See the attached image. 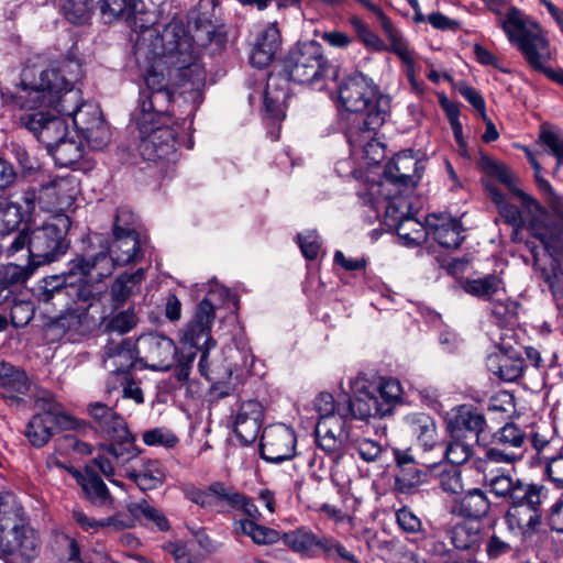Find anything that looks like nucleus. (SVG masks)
Returning a JSON list of instances; mask_svg holds the SVG:
<instances>
[{
    "label": "nucleus",
    "mask_w": 563,
    "mask_h": 563,
    "mask_svg": "<svg viewBox=\"0 0 563 563\" xmlns=\"http://www.w3.org/2000/svg\"><path fill=\"white\" fill-rule=\"evenodd\" d=\"M140 29L137 51L144 52L151 59L162 60V65L168 70L172 85L190 102L188 115H191L202 102L206 84V70L199 60L192 37L178 21L169 22L162 33L143 24Z\"/></svg>",
    "instance_id": "1"
},
{
    "label": "nucleus",
    "mask_w": 563,
    "mask_h": 563,
    "mask_svg": "<svg viewBox=\"0 0 563 563\" xmlns=\"http://www.w3.org/2000/svg\"><path fill=\"white\" fill-rule=\"evenodd\" d=\"M81 76V64L75 59H65L58 67L41 71L38 80L31 85L22 82L16 97L25 109L53 108L58 115L71 117L80 107V92L74 89V81Z\"/></svg>",
    "instance_id": "2"
},
{
    "label": "nucleus",
    "mask_w": 563,
    "mask_h": 563,
    "mask_svg": "<svg viewBox=\"0 0 563 563\" xmlns=\"http://www.w3.org/2000/svg\"><path fill=\"white\" fill-rule=\"evenodd\" d=\"M339 100L346 111L360 115L356 128L349 131L350 143L372 146L371 141L388 114V103L377 85L362 73H354L341 82Z\"/></svg>",
    "instance_id": "3"
},
{
    "label": "nucleus",
    "mask_w": 563,
    "mask_h": 563,
    "mask_svg": "<svg viewBox=\"0 0 563 563\" xmlns=\"http://www.w3.org/2000/svg\"><path fill=\"white\" fill-rule=\"evenodd\" d=\"M282 70L289 81L320 91L339 77L338 66L325 57L321 44L316 41L294 45L283 59Z\"/></svg>",
    "instance_id": "4"
},
{
    "label": "nucleus",
    "mask_w": 563,
    "mask_h": 563,
    "mask_svg": "<svg viewBox=\"0 0 563 563\" xmlns=\"http://www.w3.org/2000/svg\"><path fill=\"white\" fill-rule=\"evenodd\" d=\"M70 222L67 217H59L54 223L40 228L13 231L14 236L8 244L7 257H11L27 247L29 258L38 267L48 264L66 253L69 242L66 240Z\"/></svg>",
    "instance_id": "5"
},
{
    "label": "nucleus",
    "mask_w": 563,
    "mask_h": 563,
    "mask_svg": "<svg viewBox=\"0 0 563 563\" xmlns=\"http://www.w3.org/2000/svg\"><path fill=\"white\" fill-rule=\"evenodd\" d=\"M87 411L96 433L108 441L99 445L100 453L96 457L122 462L135 453L136 438L119 412L99 401L90 402Z\"/></svg>",
    "instance_id": "6"
},
{
    "label": "nucleus",
    "mask_w": 563,
    "mask_h": 563,
    "mask_svg": "<svg viewBox=\"0 0 563 563\" xmlns=\"http://www.w3.org/2000/svg\"><path fill=\"white\" fill-rule=\"evenodd\" d=\"M173 113H136L140 132L139 152L148 162L175 161L177 157L176 131L170 126Z\"/></svg>",
    "instance_id": "7"
},
{
    "label": "nucleus",
    "mask_w": 563,
    "mask_h": 563,
    "mask_svg": "<svg viewBox=\"0 0 563 563\" xmlns=\"http://www.w3.org/2000/svg\"><path fill=\"white\" fill-rule=\"evenodd\" d=\"M134 454L124 461L93 457L92 464L108 478L119 474L131 479L136 486L145 492L161 486L167 475V471L158 460H143L140 457L142 451L134 444Z\"/></svg>",
    "instance_id": "8"
},
{
    "label": "nucleus",
    "mask_w": 563,
    "mask_h": 563,
    "mask_svg": "<svg viewBox=\"0 0 563 563\" xmlns=\"http://www.w3.org/2000/svg\"><path fill=\"white\" fill-rule=\"evenodd\" d=\"M481 162L484 170L504 184L519 199L521 207L531 216L528 229L533 238L543 242L545 247L543 254H555L558 250L556 245L549 241L548 232L542 231V228L545 227L542 224L541 217L547 214V210L537 199L526 194L517 186V177L505 164L497 163L485 155L482 156Z\"/></svg>",
    "instance_id": "9"
},
{
    "label": "nucleus",
    "mask_w": 563,
    "mask_h": 563,
    "mask_svg": "<svg viewBox=\"0 0 563 563\" xmlns=\"http://www.w3.org/2000/svg\"><path fill=\"white\" fill-rule=\"evenodd\" d=\"M103 294V286L100 283L88 282V278H80L71 267L63 275H52L41 280L37 300L48 303L54 299L63 301L70 298L74 301L89 302Z\"/></svg>",
    "instance_id": "10"
},
{
    "label": "nucleus",
    "mask_w": 563,
    "mask_h": 563,
    "mask_svg": "<svg viewBox=\"0 0 563 563\" xmlns=\"http://www.w3.org/2000/svg\"><path fill=\"white\" fill-rule=\"evenodd\" d=\"M503 30L510 42H515L529 65L541 70L544 62L551 58L549 41L541 32H533L526 27L521 12L510 8L503 22Z\"/></svg>",
    "instance_id": "11"
},
{
    "label": "nucleus",
    "mask_w": 563,
    "mask_h": 563,
    "mask_svg": "<svg viewBox=\"0 0 563 563\" xmlns=\"http://www.w3.org/2000/svg\"><path fill=\"white\" fill-rule=\"evenodd\" d=\"M135 350L140 361L154 371H169L177 356L175 342L156 332L141 335L136 340Z\"/></svg>",
    "instance_id": "12"
},
{
    "label": "nucleus",
    "mask_w": 563,
    "mask_h": 563,
    "mask_svg": "<svg viewBox=\"0 0 563 563\" xmlns=\"http://www.w3.org/2000/svg\"><path fill=\"white\" fill-rule=\"evenodd\" d=\"M547 214L541 217L542 224L545 228H542V231L548 232L549 241L556 245L558 250L555 254L547 253L543 254L544 244L541 240L540 245H537L533 241H527L526 247L529 250L532 260L533 267L540 273V277L551 287L553 288L554 283L559 279V261L558 256L561 251V239L563 238V227L550 225L545 222Z\"/></svg>",
    "instance_id": "13"
},
{
    "label": "nucleus",
    "mask_w": 563,
    "mask_h": 563,
    "mask_svg": "<svg viewBox=\"0 0 563 563\" xmlns=\"http://www.w3.org/2000/svg\"><path fill=\"white\" fill-rule=\"evenodd\" d=\"M216 319V308L209 298L202 299L196 307L192 319L181 332L180 341L184 345L197 350H210L216 345L211 338V327Z\"/></svg>",
    "instance_id": "14"
},
{
    "label": "nucleus",
    "mask_w": 563,
    "mask_h": 563,
    "mask_svg": "<svg viewBox=\"0 0 563 563\" xmlns=\"http://www.w3.org/2000/svg\"><path fill=\"white\" fill-rule=\"evenodd\" d=\"M296 433L285 424L266 427L261 438V456L272 463H280L296 456Z\"/></svg>",
    "instance_id": "15"
},
{
    "label": "nucleus",
    "mask_w": 563,
    "mask_h": 563,
    "mask_svg": "<svg viewBox=\"0 0 563 563\" xmlns=\"http://www.w3.org/2000/svg\"><path fill=\"white\" fill-rule=\"evenodd\" d=\"M20 121L38 142L45 145L47 151L67 134V125L64 119L49 112L26 113L21 117Z\"/></svg>",
    "instance_id": "16"
},
{
    "label": "nucleus",
    "mask_w": 563,
    "mask_h": 563,
    "mask_svg": "<svg viewBox=\"0 0 563 563\" xmlns=\"http://www.w3.org/2000/svg\"><path fill=\"white\" fill-rule=\"evenodd\" d=\"M145 84L146 90L141 93L140 109L136 113H173L168 108L173 101L174 92L169 89L164 75L153 68L148 70Z\"/></svg>",
    "instance_id": "17"
},
{
    "label": "nucleus",
    "mask_w": 563,
    "mask_h": 563,
    "mask_svg": "<svg viewBox=\"0 0 563 563\" xmlns=\"http://www.w3.org/2000/svg\"><path fill=\"white\" fill-rule=\"evenodd\" d=\"M33 383L24 369L0 361V397L10 406L20 408Z\"/></svg>",
    "instance_id": "18"
},
{
    "label": "nucleus",
    "mask_w": 563,
    "mask_h": 563,
    "mask_svg": "<svg viewBox=\"0 0 563 563\" xmlns=\"http://www.w3.org/2000/svg\"><path fill=\"white\" fill-rule=\"evenodd\" d=\"M264 408L257 400L242 401L232 413L233 432L243 445L253 443L262 429Z\"/></svg>",
    "instance_id": "19"
},
{
    "label": "nucleus",
    "mask_w": 563,
    "mask_h": 563,
    "mask_svg": "<svg viewBox=\"0 0 563 563\" xmlns=\"http://www.w3.org/2000/svg\"><path fill=\"white\" fill-rule=\"evenodd\" d=\"M79 421L74 417L55 418L45 413H34L25 426L24 435L34 448L46 445L56 428L60 430H75Z\"/></svg>",
    "instance_id": "20"
},
{
    "label": "nucleus",
    "mask_w": 563,
    "mask_h": 563,
    "mask_svg": "<svg viewBox=\"0 0 563 563\" xmlns=\"http://www.w3.org/2000/svg\"><path fill=\"white\" fill-rule=\"evenodd\" d=\"M417 161L409 155H397L393 161L387 163L384 169L383 179L372 189H404L412 191L416 186L413 177L410 175L411 169H416Z\"/></svg>",
    "instance_id": "21"
},
{
    "label": "nucleus",
    "mask_w": 563,
    "mask_h": 563,
    "mask_svg": "<svg viewBox=\"0 0 563 563\" xmlns=\"http://www.w3.org/2000/svg\"><path fill=\"white\" fill-rule=\"evenodd\" d=\"M492 509L487 494L481 488H472L453 498L450 512L468 520L479 521L486 518Z\"/></svg>",
    "instance_id": "22"
},
{
    "label": "nucleus",
    "mask_w": 563,
    "mask_h": 563,
    "mask_svg": "<svg viewBox=\"0 0 563 563\" xmlns=\"http://www.w3.org/2000/svg\"><path fill=\"white\" fill-rule=\"evenodd\" d=\"M486 428L487 422L484 413L472 405L457 407L450 421L453 438H461L464 433H470L475 438L477 443Z\"/></svg>",
    "instance_id": "23"
},
{
    "label": "nucleus",
    "mask_w": 563,
    "mask_h": 563,
    "mask_svg": "<svg viewBox=\"0 0 563 563\" xmlns=\"http://www.w3.org/2000/svg\"><path fill=\"white\" fill-rule=\"evenodd\" d=\"M114 258L107 252H100L91 257L76 258L70 263L71 269L88 278V282L101 283L103 278L112 275L117 266Z\"/></svg>",
    "instance_id": "24"
},
{
    "label": "nucleus",
    "mask_w": 563,
    "mask_h": 563,
    "mask_svg": "<svg viewBox=\"0 0 563 563\" xmlns=\"http://www.w3.org/2000/svg\"><path fill=\"white\" fill-rule=\"evenodd\" d=\"M543 518V507L509 506L505 519L510 530H518L523 537L539 532Z\"/></svg>",
    "instance_id": "25"
},
{
    "label": "nucleus",
    "mask_w": 563,
    "mask_h": 563,
    "mask_svg": "<svg viewBox=\"0 0 563 563\" xmlns=\"http://www.w3.org/2000/svg\"><path fill=\"white\" fill-rule=\"evenodd\" d=\"M488 369L505 382H515L522 376L526 361L516 351H500L487 358Z\"/></svg>",
    "instance_id": "26"
},
{
    "label": "nucleus",
    "mask_w": 563,
    "mask_h": 563,
    "mask_svg": "<svg viewBox=\"0 0 563 563\" xmlns=\"http://www.w3.org/2000/svg\"><path fill=\"white\" fill-rule=\"evenodd\" d=\"M427 225L434 240L443 247L456 249L462 243V224L459 220L431 214L427 218Z\"/></svg>",
    "instance_id": "27"
},
{
    "label": "nucleus",
    "mask_w": 563,
    "mask_h": 563,
    "mask_svg": "<svg viewBox=\"0 0 563 563\" xmlns=\"http://www.w3.org/2000/svg\"><path fill=\"white\" fill-rule=\"evenodd\" d=\"M109 254L119 266L140 262L144 256L143 241L140 234L113 235Z\"/></svg>",
    "instance_id": "28"
},
{
    "label": "nucleus",
    "mask_w": 563,
    "mask_h": 563,
    "mask_svg": "<svg viewBox=\"0 0 563 563\" xmlns=\"http://www.w3.org/2000/svg\"><path fill=\"white\" fill-rule=\"evenodd\" d=\"M372 190L373 195L376 194L387 202L385 207V217L390 221L388 223L390 227H396L401 221H405V219L411 218V203L406 197L409 191H405L404 189Z\"/></svg>",
    "instance_id": "29"
},
{
    "label": "nucleus",
    "mask_w": 563,
    "mask_h": 563,
    "mask_svg": "<svg viewBox=\"0 0 563 563\" xmlns=\"http://www.w3.org/2000/svg\"><path fill=\"white\" fill-rule=\"evenodd\" d=\"M69 474L77 481L87 499L93 505L102 506L112 499L102 478L91 470L86 468L85 473H80L76 468H69Z\"/></svg>",
    "instance_id": "30"
},
{
    "label": "nucleus",
    "mask_w": 563,
    "mask_h": 563,
    "mask_svg": "<svg viewBox=\"0 0 563 563\" xmlns=\"http://www.w3.org/2000/svg\"><path fill=\"white\" fill-rule=\"evenodd\" d=\"M280 34L275 24L267 26L257 40L251 55V63L257 68L267 66L279 49Z\"/></svg>",
    "instance_id": "31"
},
{
    "label": "nucleus",
    "mask_w": 563,
    "mask_h": 563,
    "mask_svg": "<svg viewBox=\"0 0 563 563\" xmlns=\"http://www.w3.org/2000/svg\"><path fill=\"white\" fill-rule=\"evenodd\" d=\"M282 539L294 552L313 558L321 552V543H323L324 536L318 537L308 528H298L284 533Z\"/></svg>",
    "instance_id": "32"
},
{
    "label": "nucleus",
    "mask_w": 563,
    "mask_h": 563,
    "mask_svg": "<svg viewBox=\"0 0 563 563\" xmlns=\"http://www.w3.org/2000/svg\"><path fill=\"white\" fill-rule=\"evenodd\" d=\"M450 539L455 549L474 555L484 542V532L470 522H457L450 531Z\"/></svg>",
    "instance_id": "33"
},
{
    "label": "nucleus",
    "mask_w": 563,
    "mask_h": 563,
    "mask_svg": "<svg viewBox=\"0 0 563 563\" xmlns=\"http://www.w3.org/2000/svg\"><path fill=\"white\" fill-rule=\"evenodd\" d=\"M26 520L23 516V509L15 496L10 493L0 495V533L1 538L9 541L12 529L22 527Z\"/></svg>",
    "instance_id": "34"
},
{
    "label": "nucleus",
    "mask_w": 563,
    "mask_h": 563,
    "mask_svg": "<svg viewBox=\"0 0 563 563\" xmlns=\"http://www.w3.org/2000/svg\"><path fill=\"white\" fill-rule=\"evenodd\" d=\"M410 433L417 438L419 444L426 450H431L438 443L437 424L433 418L427 413H415L407 418Z\"/></svg>",
    "instance_id": "35"
},
{
    "label": "nucleus",
    "mask_w": 563,
    "mask_h": 563,
    "mask_svg": "<svg viewBox=\"0 0 563 563\" xmlns=\"http://www.w3.org/2000/svg\"><path fill=\"white\" fill-rule=\"evenodd\" d=\"M145 277V271L139 268L132 274L123 273L117 277L111 286V303L114 309L123 306L126 300L137 290L141 282Z\"/></svg>",
    "instance_id": "36"
},
{
    "label": "nucleus",
    "mask_w": 563,
    "mask_h": 563,
    "mask_svg": "<svg viewBox=\"0 0 563 563\" xmlns=\"http://www.w3.org/2000/svg\"><path fill=\"white\" fill-rule=\"evenodd\" d=\"M48 153L54 158L56 165L60 167H70L73 169L87 168V163L80 162L82 158L81 144L74 140H68L66 136L57 142Z\"/></svg>",
    "instance_id": "37"
},
{
    "label": "nucleus",
    "mask_w": 563,
    "mask_h": 563,
    "mask_svg": "<svg viewBox=\"0 0 563 563\" xmlns=\"http://www.w3.org/2000/svg\"><path fill=\"white\" fill-rule=\"evenodd\" d=\"M548 499V489L543 485L523 483L517 479V488L509 501V506L543 507Z\"/></svg>",
    "instance_id": "38"
},
{
    "label": "nucleus",
    "mask_w": 563,
    "mask_h": 563,
    "mask_svg": "<svg viewBox=\"0 0 563 563\" xmlns=\"http://www.w3.org/2000/svg\"><path fill=\"white\" fill-rule=\"evenodd\" d=\"M233 531L236 536H247L256 544H273L279 541L280 534L277 530L258 525L253 520H234Z\"/></svg>",
    "instance_id": "39"
},
{
    "label": "nucleus",
    "mask_w": 563,
    "mask_h": 563,
    "mask_svg": "<svg viewBox=\"0 0 563 563\" xmlns=\"http://www.w3.org/2000/svg\"><path fill=\"white\" fill-rule=\"evenodd\" d=\"M463 289L474 297L489 300L499 292H505V285L500 276L489 274L479 278L466 279Z\"/></svg>",
    "instance_id": "40"
},
{
    "label": "nucleus",
    "mask_w": 563,
    "mask_h": 563,
    "mask_svg": "<svg viewBox=\"0 0 563 563\" xmlns=\"http://www.w3.org/2000/svg\"><path fill=\"white\" fill-rule=\"evenodd\" d=\"M347 411L353 418L360 420L385 416L380 413L378 397L368 390H361L358 395L350 399L347 402Z\"/></svg>",
    "instance_id": "41"
},
{
    "label": "nucleus",
    "mask_w": 563,
    "mask_h": 563,
    "mask_svg": "<svg viewBox=\"0 0 563 563\" xmlns=\"http://www.w3.org/2000/svg\"><path fill=\"white\" fill-rule=\"evenodd\" d=\"M141 0H99V9L108 21L124 16L130 24L137 26L135 14Z\"/></svg>",
    "instance_id": "42"
},
{
    "label": "nucleus",
    "mask_w": 563,
    "mask_h": 563,
    "mask_svg": "<svg viewBox=\"0 0 563 563\" xmlns=\"http://www.w3.org/2000/svg\"><path fill=\"white\" fill-rule=\"evenodd\" d=\"M278 76L271 74L264 91V106L266 111L275 119L284 117L287 91L277 85Z\"/></svg>",
    "instance_id": "43"
},
{
    "label": "nucleus",
    "mask_w": 563,
    "mask_h": 563,
    "mask_svg": "<svg viewBox=\"0 0 563 563\" xmlns=\"http://www.w3.org/2000/svg\"><path fill=\"white\" fill-rule=\"evenodd\" d=\"M373 393L378 397L380 413L387 416L391 413L395 406L401 402L402 388L396 379L382 380Z\"/></svg>",
    "instance_id": "44"
},
{
    "label": "nucleus",
    "mask_w": 563,
    "mask_h": 563,
    "mask_svg": "<svg viewBox=\"0 0 563 563\" xmlns=\"http://www.w3.org/2000/svg\"><path fill=\"white\" fill-rule=\"evenodd\" d=\"M527 441L525 431L516 423L508 422L493 434V443L509 451L520 452Z\"/></svg>",
    "instance_id": "45"
},
{
    "label": "nucleus",
    "mask_w": 563,
    "mask_h": 563,
    "mask_svg": "<svg viewBox=\"0 0 563 563\" xmlns=\"http://www.w3.org/2000/svg\"><path fill=\"white\" fill-rule=\"evenodd\" d=\"M488 196L492 201L497 206L499 213L504 218L505 222L511 224L515 228V235L518 234V230L522 227L521 212L515 205L509 203L505 196L493 186H487Z\"/></svg>",
    "instance_id": "46"
},
{
    "label": "nucleus",
    "mask_w": 563,
    "mask_h": 563,
    "mask_svg": "<svg viewBox=\"0 0 563 563\" xmlns=\"http://www.w3.org/2000/svg\"><path fill=\"white\" fill-rule=\"evenodd\" d=\"M426 472L418 465L399 468L395 476V490L400 494H412L424 482Z\"/></svg>",
    "instance_id": "47"
},
{
    "label": "nucleus",
    "mask_w": 563,
    "mask_h": 563,
    "mask_svg": "<svg viewBox=\"0 0 563 563\" xmlns=\"http://www.w3.org/2000/svg\"><path fill=\"white\" fill-rule=\"evenodd\" d=\"M240 494L241 492L232 485L219 481L213 482L209 485L210 507H228L233 510Z\"/></svg>",
    "instance_id": "48"
},
{
    "label": "nucleus",
    "mask_w": 563,
    "mask_h": 563,
    "mask_svg": "<svg viewBox=\"0 0 563 563\" xmlns=\"http://www.w3.org/2000/svg\"><path fill=\"white\" fill-rule=\"evenodd\" d=\"M64 16L73 24H85L92 15V0H64L62 5Z\"/></svg>",
    "instance_id": "49"
},
{
    "label": "nucleus",
    "mask_w": 563,
    "mask_h": 563,
    "mask_svg": "<svg viewBox=\"0 0 563 563\" xmlns=\"http://www.w3.org/2000/svg\"><path fill=\"white\" fill-rule=\"evenodd\" d=\"M78 133L92 129L103 121L102 112L97 104L80 103V107L70 117Z\"/></svg>",
    "instance_id": "50"
},
{
    "label": "nucleus",
    "mask_w": 563,
    "mask_h": 563,
    "mask_svg": "<svg viewBox=\"0 0 563 563\" xmlns=\"http://www.w3.org/2000/svg\"><path fill=\"white\" fill-rule=\"evenodd\" d=\"M46 195L55 194L57 196V208L64 209L69 207L77 194V186L71 178H57L51 183V186L45 189Z\"/></svg>",
    "instance_id": "51"
},
{
    "label": "nucleus",
    "mask_w": 563,
    "mask_h": 563,
    "mask_svg": "<svg viewBox=\"0 0 563 563\" xmlns=\"http://www.w3.org/2000/svg\"><path fill=\"white\" fill-rule=\"evenodd\" d=\"M33 398L37 413H45L55 418L70 417L63 411L62 405L49 390L34 386Z\"/></svg>",
    "instance_id": "52"
},
{
    "label": "nucleus",
    "mask_w": 563,
    "mask_h": 563,
    "mask_svg": "<svg viewBox=\"0 0 563 563\" xmlns=\"http://www.w3.org/2000/svg\"><path fill=\"white\" fill-rule=\"evenodd\" d=\"M395 229L406 245L417 246L426 240V228L415 218L405 219Z\"/></svg>",
    "instance_id": "53"
},
{
    "label": "nucleus",
    "mask_w": 563,
    "mask_h": 563,
    "mask_svg": "<svg viewBox=\"0 0 563 563\" xmlns=\"http://www.w3.org/2000/svg\"><path fill=\"white\" fill-rule=\"evenodd\" d=\"M380 26L390 42V51L404 63L411 66L413 64L411 52L400 32L394 26L391 20L388 19L386 24H380Z\"/></svg>",
    "instance_id": "54"
},
{
    "label": "nucleus",
    "mask_w": 563,
    "mask_h": 563,
    "mask_svg": "<svg viewBox=\"0 0 563 563\" xmlns=\"http://www.w3.org/2000/svg\"><path fill=\"white\" fill-rule=\"evenodd\" d=\"M57 324L66 332L82 334L88 329L87 308L70 309L57 320Z\"/></svg>",
    "instance_id": "55"
},
{
    "label": "nucleus",
    "mask_w": 563,
    "mask_h": 563,
    "mask_svg": "<svg viewBox=\"0 0 563 563\" xmlns=\"http://www.w3.org/2000/svg\"><path fill=\"white\" fill-rule=\"evenodd\" d=\"M314 433L331 437V439H341L342 443H345L349 439V433L345 430V419L342 415L338 418L319 419Z\"/></svg>",
    "instance_id": "56"
},
{
    "label": "nucleus",
    "mask_w": 563,
    "mask_h": 563,
    "mask_svg": "<svg viewBox=\"0 0 563 563\" xmlns=\"http://www.w3.org/2000/svg\"><path fill=\"white\" fill-rule=\"evenodd\" d=\"M37 267L30 258L25 266L10 263L3 267L2 283L7 286L23 284L33 275Z\"/></svg>",
    "instance_id": "57"
},
{
    "label": "nucleus",
    "mask_w": 563,
    "mask_h": 563,
    "mask_svg": "<svg viewBox=\"0 0 563 563\" xmlns=\"http://www.w3.org/2000/svg\"><path fill=\"white\" fill-rule=\"evenodd\" d=\"M327 559L332 560L336 563L341 561L360 563L355 555L350 552L341 542L332 537H325L323 543H321V552Z\"/></svg>",
    "instance_id": "58"
},
{
    "label": "nucleus",
    "mask_w": 563,
    "mask_h": 563,
    "mask_svg": "<svg viewBox=\"0 0 563 563\" xmlns=\"http://www.w3.org/2000/svg\"><path fill=\"white\" fill-rule=\"evenodd\" d=\"M139 220L129 208H119L114 218L112 234H140L137 232Z\"/></svg>",
    "instance_id": "59"
},
{
    "label": "nucleus",
    "mask_w": 563,
    "mask_h": 563,
    "mask_svg": "<svg viewBox=\"0 0 563 563\" xmlns=\"http://www.w3.org/2000/svg\"><path fill=\"white\" fill-rule=\"evenodd\" d=\"M485 485L498 498H505L510 501L515 488H517V481H514L509 475H497L489 479H485Z\"/></svg>",
    "instance_id": "60"
},
{
    "label": "nucleus",
    "mask_w": 563,
    "mask_h": 563,
    "mask_svg": "<svg viewBox=\"0 0 563 563\" xmlns=\"http://www.w3.org/2000/svg\"><path fill=\"white\" fill-rule=\"evenodd\" d=\"M139 322V319L132 308L121 311L113 316L107 323L108 332L124 334L131 331Z\"/></svg>",
    "instance_id": "61"
},
{
    "label": "nucleus",
    "mask_w": 563,
    "mask_h": 563,
    "mask_svg": "<svg viewBox=\"0 0 563 563\" xmlns=\"http://www.w3.org/2000/svg\"><path fill=\"white\" fill-rule=\"evenodd\" d=\"M473 455V448L471 444L462 441L460 438H454L445 451L444 456L451 464L461 465L467 462Z\"/></svg>",
    "instance_id": "62"
},
{
    "label": "nucleus",
    "mask_w": 563,
    "mask_h": 563,
    "mask_svg": "<svg viewBox=\"0 0 563 563\" xmlns=\"http://www.w3.org/2000/svg\"><path fill=\"white\" fill-rule=\"evenodd\" d=\"M87 144L97 151L103 150L110 142L111 133L104 120L92 129L79 133Z\"/></svg>",
    "instance_id": "63"
},
{
    "label": "nucleus",
    "mask_w": 563,
    "mask_h": 563,
    "mask_svg": "<svg viewBox=\"0 0 563 563\" xmlns=\"http://www.w3.org/2000/svg\"><path fill=\"white\" fill-rule=\"evenodd\" d=\"M539 141L543 143L558 159L553 174L558 173L563 165V135L551 130L543 129L539 135Z\"/></svg>",
    "instance_id": "64"
}]
</instances>
